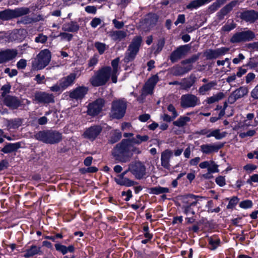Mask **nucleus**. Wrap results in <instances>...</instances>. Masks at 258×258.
<instances>
[{
    "label": "nucleus",
    "mask_w": 258,
    "mask_h": 258,
    "mask_svg": "<svg viewBox=\"0 0 258 258\" xmlns=\"http://www.w3.org/2000/svg\"><path fill=\"white\" fill-rule=\"evenodd\" d=\"M130 139H123L112 149L111 154L114 159L119 162L126 163L131 160L132 154L130 151Z\"/></svg>",
    "instance_id": "f257e3e1"
},
{
    "label": "nucleus",
    "mask_w": 258,
    "mask_h": 258,
    "mask_svg": "<svg viewBox=\"0 0 258 258\" xmlns=\"http://www.w3.org/2000/svg\"><path fill=\"white\" fill-rule=\"evenodd\" d=\"M110 77H112L111 68L103 67L95 72L89 82L94 87L101 86L105 85Z\"/></svg>",
    "instance_id": "f03ea898"
},
{
    "label": "nucleus",
    "mask_w": 258,
    "mask_h": 258,
    "mask_svg": "<svg viewBox=\"0 0 258 258\" xmlns=\"http://www.w3.org/2000/svg\"><path fill=\"white\" fill-rule=\"evenodd\" d=\"M37 140L45 144H55L62 139V134L56 130H46L38 132L35 135Z\"/></svg>",
    "instance_id": "7ed1b4c3"
},
{
    "label": "nucleus",
    "mask_w": 258,
    "mask_h": 258,
    "mask_svg": "<svg viewBox=\"0 0 258 258\" xmlns=\"http://www.w3.org/2000/svg\"><path fill=\"white\" fill-rule=\"evenodd\" d=\"M143 42L142 37L140 35L135 36L125 53L123 60L124 62L128 63L133 61L138 53Z\"/></svg>",
    "instance_id": "20e7f679"
},
{
    "label": "nucleus",
    "mask_w": 258,
    "mask_h": 258,
    "mask_svg": "<svg viewBox=\"0 0 258 258\" xmlns=\"http://www.w3.org/2000/svg\"><path fill=\"white\" fill-rule=\"evenodd\" d=\"M51 58V52L49 49H45L40 51L32 61V69L36 71L44 69L49 63Z\"/></svg>",
    "instance_id": "39448f33"
},
{
    "label": "nucleus",
    "mask_w": 258,
    "mask_h": 258,
    "mask_svg": "<svg viewBox=\"0 0 258 258\" xmlns=\"http://www.w3.org/2000/svg\"><path fill=\"white\" fill-rule=\"evenodd\" d=\"M126 107V102L124 99L113 100L111 103V117L117 119L122 118L125 113Z\"/></svg>",
    "instance_id": "423d86ee"
},
{
    "label": "nucleus",
    "mask_w": 258,
    "mask_h": 258,
    "mask_svg": "<svg viewBox=\"0 0 258 258\" xmlns=\"http://www.w3.org/2000/svg\"><path fill=\"white\" fill-rule=\"evenodd\" d=\"M255 35L251 30L237 32L230 38V41L232 43L247 42L252 40Z\"/></svg>",
    "instance_id": "0eeeda50"
},
{
    "label": "nucleus",
    "mask_w": 258,
    "mask_h": 258,
    "mask_svg": "<svg viewBox=\"0 0 258 258\" xmlns=\"http://www.w3.org/2000/svg\"><path fill=\"white\" fill-rule=\"evenodd\" d=\"M180 106L183 108H193L200 104L199 98L191 94L182 95L180 98Z\"/></svg>",
    "instance_id": "6e6552de"
},
{
    "label": "nucleus",
    "mask_w": 258,
    "mask_h": 258,
    "mask_svg": "<svg viewBox=\"0 0 258 258\" xmlns=\"http://www.w3.org/2000/svg\"><path fill=\"white\" fill-rule=\"evenodd\" d=\"M106 103L103 98H98L88 105L87 113L89 115L95 116L99 114L102 110Z\"/></svg>",
    "instance_id": "1a4fd4ad"
},
{
    "label": "nucleus",
    "mask_w": 258,
    "mask_h": 258,
    "mask_svg": "<svg viewBox=\"0 0 258 258\" xmlns=\"http://www.w3.org/2000/svg\"><path fill=\"white\" fill-rule=\"evenodd\" d=\"M128 170L138 179H142L146 174V167L141 162L130 163Z\"/></svg>",
    "instance_id": "9d476101"
},
{
    "label": "nucleus",
    "mask_w": 258,
    "mask_h": 258,
    "mask_svg": "<svg viewBox=\"0 0 258 258\" xmlns=\"http://www.w3.org/2000/svg\"><path fill=\"white\" fill-rule=\"evenodd\" d=\"M190 49V46L188 44L179 46L171 53L170 60L172 63L177 61L185 56Z\"/></svg>",
    "instance_id": "9b49d317"
},
{
    "label": "nucleus",
    "mask_w": 258,
    "mask_h": 258,
    "mask_svg": "<svg viewBox=\"0 0 258 258\" xmlns=\"http://www.w3.org/2000/svg\"><path fill=\"white\" fill-rule=\"evenodd\" d=\"M34 99L38 103L43 104L53 103L55 102L54 95L46 92H36L34 95Z\"/></svg>",
    "instance_id": "f8f14e48"
},
{
    "label": "nucleus",
    "mask_w": 258,
    "mask_h": 258,
    "mask_svg": "<svg viewBox=\"0 0 258 258\" xmlns=\"http://www.w3.org/2000/svg\"><path fill=\"white\" fill-rule=\"evenodd\" d=\"M102 131V127L100 125H94L87 128L84 132L83 136L85 139L94 141Z\"/></svg>",
    "instance_id": "ddd939ff"
},
{
    "label": "nucleus",
    "mask_w": 258,
    "mask_h": 258,
    "mask_svg": "<svg viewBox=\"0 0 258 258\" xmlns=\"http://www.w3.org/2000/svg\"><path fill=\"white\" fill-rule=\"evenodd\" d=\"M229 50V48L225 47H222L216 49H209L204 52V55L208 60L216 59L220 56L224 55Z\"/></svg>",
    "instance_id": "4468645a"
},
{
    "label": "nucleus",
    "mask_w": 258,
    "mask_h": 258,
    "mask_svg": "<svg viewBox=\"0 0 258 258\" xmlns=\"http://www.w3.org/2000/svg\"><path fill=\"white\" fill-rule=\"evenodd\" d=\"M248 90L246 87L241 86L233 91L229 96L227 102L229 104L234 103L237 99H240L248 94Z\"/></svg>",
    "instance_id": "2eb2a0df"
},
{
    "label": "nucleus",
    "mask_w": 258,
    "mask_h": 258,
    "mask_svg": "<svg viewBox=\"0 0 258 258\" xmlns=\"http://www.w3.org/2000/svg\"><path fill=\"white\" fill-rule=\"evenodd\" d=\"M4 104L11 109H17L22 105V101L15 96L9 95L3 99Z\"/></svg>",
    "instance_id": "dca6fc26"
},
{
    "label": "nucleus",
    "mask_w": 258,
    "mask_h": 258,
    "mask_svg": "<svg viewBox=\"0 0 258 258\" xmlns=\"http://www.w3.org/2000/svg\"><path fill=\"white\" fill-rule=\"evenodd\" d=\"M88 88L84 86H79L69 92V97L72 99L82 100L87 94Z\"/></svg>",
    "instance_id": "f3484780"
},
{
    "label": "nucleus",
    "mask_w": 258,
    "mask_h": 258,
    "mask_svg": "<svg viewBox=\"0 0 258 258\" xmlns=\"http://www.w3.org/2000/svg\"><path fill=\"white\" fill-rule=\"evenodd\" d=\"M224 146V143L206 144L200 146L201 151L205 154L209 155L214 152H218Z\"/></svg>",
    "instance_id": "a211bd4d"
},
{
    "label": "nucleus",
    "mask_w": 258,
    "mask_h": 258,
    "mask_svg": "<svg viewBox=\"0 0 258 258\" xmlns=\"http://www.w3.org/2000/svg\"><path fill=\"white\" fill-rule=\"evenodd\" d=\"M18 54L16 49H7L0 51V64L5 63L14 59Z\"/></svg>",
    "instance_id": "6ab92c4d"
},
{
    "label": "nucleus",
    "mask_w": 258,
    "mask_h": 258,
    "mask_svg": "<svg viewBox=\"0 0 258 258\" xmlns=\"http://www.w3.org/2000/svg\"><path fill=\"white\" fill-rule=\"evenodd\" d=\"M238 0H233L222 8L216 15L218 20H222L224 17L230 13L234 7L238 4Z\"/></svg>",
    "instance_id": "aec40b11"
},
{
    "label": "nucleus",
    "mask_w": 258,
    "mask_h": 258,
    "mask_svg": "<svg viewBox=\"0 0 258 258\" xmlns=\"http://www.w3.org/2000/svg\"><path fill=\"white\" fill-rule=\"evenodd\" d=\"M193 69L192 64L176 65L171 68V73L175 76H181L189 72Z\"/></svg>",
    "instance_id": "412c9836"
},
{
    "label": "nucleus",
    "mask_w": 258,
    "mask_h": 258,
    "mask_svg": "<svg viewBox=\"0 0 258 258\" xmlns=\"http://www.w3.org/2000/svg\"><path fill=\"white\" fill-rule=\"evenodd\" d=\"M240 18L246 22L253 23L258 20V12L253 10L245 11L240 14Z\"/></svg>",
    "instance_id": "4be33fe9"
},
{
    "label": "nucleus",
    "mask_w": 258,
    "mask_h": 258,
    "mask_svg": "<svg viewBox=\"0 0 258 258\" xmlns=\"http://www.w3.org/2000/svg\"><path fill=\"white\" fill-rule=\"evenodd\" d=\"M159 80L158 76L156 75L151 77L146 83L143 88L144 94L146 95L152 94L154 87Z\"/></svg>",
    "instance_id": "5701e85b"
},
{
    "label": "nucleus",
    "mask_w": 258,
    "mask_h": 258,
    "mask_svg": "<svg viewBox=\"0 0 258 258\" xmlns=\"http://www.w3.org/2000/svg\"><path fill=\"white\" fill-rule=\"evenodd\" d=\"M173 152L169 149H166L161 153V164L165 169H170V161Z\"/></svg>",
    "instance_id": "b1692460"
},
{
    "label": "nucleus",
    "mask_w": 258,
    "mask_h": 258,
    "mask_svg": "<svg viewBox=\"0 0 258 258\" xmlns=\"http://www.w3.org/2000/svg\"><path fill=\"white\" fill-rule=\"evenodd\" d=\"M76 78L77 74L75 73H72L68 76L62 78L59 82L60 84L61 87L63 89L65 90L75 83Z\"/></svg>",
    "instance_id": "393cba45"
},
{
    "label": "nucleus",
    "mask_w": 258,
    "mask_h": 258,
    "mask_svg": "<svg viewBox=\"0 0 258 258\" xmlns=\"http://www.w3.org/2000/svg\"><path fill=\"white\" fill-rule=\"evenodd\" d=\"M198 198H202V197L192 194L182 196L181 197V201L183 204L182 206H197Z\"/></svg>",
    "instance_id": "a878e982"
},
{
    "label": "nucleus",
    "mask_w": 258,
    "mask_h": 258,
    "mask_svg": "<svg viewBox=\"0 0 258 258\" xmlns=\"http://www.w3.org/2000/svg\"><path fill=\"white\" fill-rule=\"evenodd\" d=\"M108 34L112 40L117 42L124 39L127 36L126 31L122 30L110 31Z\"/></svg>",
    "instance_id": "bb28decb"
},
{
    "label": "nucleus",
    "mask_w": 258,
    "mask_h": 258,
    "mask_svg": "<svg viewBox=\"0 0 258 258\" xmlns=\"http://www.w3.org/2000/svg\"><path fill=\"white\" fill-rule=\"evenodd\" d=\"M114 180L117 184L126 187L132 186L137 183V182L125 177L122 175H118Z\"/></svg>",
    "instance_id": "cd10ccee"
},
{
    "label": "nucleus",
    "mask_w": 258,
    "mask_h": 258,
    "mask_svg": "<svg viewBox=\"0 0 258 258\" xmlns=\"http://www.w3.org/2000/svg\"><path fill=\"white\" fill-rule=\"evenodd\" d=\"M196 78L195 76H190L188 78H185L181 80L180 89L185 91H188L196 82Z\"/></svg>",
    "instance_id": "c85d7f7f"
},
{
    "label": "nucleus",
    "mask_w": 258,
    "mask_h": 258,
    "mask_svg": "<svg viewBox=\"0 0 258 258\" xmlns=\"http://www.w3.org/2000/svg\"><path fill=\"white\" fill-rule=\"evenodd\" d=\"M79 29V25L77 22L73 21L66 23L62 26V30L64 32L77 33Z\"/></svg>",
    "instance_id": "c756f323"
},
{
    "label": "nucleus",
    "mask_w": 258,
    "mask_h": 258,
    "mask_svg": "<svg viewBox=\"0 0 258 258\" xmlns=\"http://www.w3.org/2000/svg\"><path fill=\"white\" fill-rule=\"evenodd\" d=\"M42 251L41 247L36 245H31L30 248L26 250L24 256L25 257L33 256L36 254H41Z\"/></svg>",
    "instance_id": "7c9ffc66"
},
{
    "label": "nucleus",
    "mask_w": 258,
    "mask_h": 258,
    "mask_svg": "<svg viewBox=\"0 0 258 258\" xmlns=\"http://www.w3.org/2000/svg\"><path fill=\"white\" fill-rule=\"evenodd\" d=\"M212 0H194L186 6V9L192 10L211 2Z\"/></svg>",
    "instance_id": "2f4dec72"
},
{
    "label": "nucleus",
    "mask_w": 258,
    "mask_h": 258,
    "mask_svg": "<svg viewBox=\"0 0 258 258\" xmlns=\"http://www.w3.org/2000/svg\"><path fill=\"white\" fill-rule=\"evenodd\" d=\"M119 61V58L118 57L116 58L113 59L111 61V66L113 68L112 70L111 69V73H112V77L111 80L113 83H116L117 81V73L118 71V66Z\"/></svg>",
    "instance_id": "473e14b6"
},
{
    "label": "nucleus",
    "mask_w": 258,
    "mask_h": 258,
    "mask_svg": "<svg viewBox=\"0 0 258 258\" xmlns=\"http://www.w3.org/2000/svg\"><path fill=\"white\" fill-rule=\"evenodd\" d=\"M54 246L56 250L62 254H65L69 252H73L75 250V247L73 245L66 246L59 243H56Z\"/></svg>",
    "instance_id": "72a5a7b5"
},
{
    "label": "nucleus",
    "mask_w": 258,
    "mask_h": 258,
    "mask_svg": "<svg viewBox=\"0 0 258 258\" xmlns=\"http://www.w3.org/2000/svg\"><path fill=\"white\" fill-rule=\"evenodd\" d=\"M20 148V144L16 143H7L5 146L1 150V151L4 153H10L16 151Z\"/></svg>",
    "instance_id": "f704fd0d"
},
{
    "label": "nucleus",
    "mask_w": 258,
    "mask_h": 258,
    "mask_svg": "<svg viewBox=\"0 0 258 258\" xmlns=\"http://www.w3.org/2000/svg\"><path fill=\"white\" fill-rule=\"evenodd\" d=\"M15 18L14 10L7 9L0 12V19L7 21Z\"/></svg>",
    "instance_id": "c9c22d12"
},
{
    "label": "nucleus",
    "mask_w": 258,
    "mask_h": 258,
    "mask_svg": "<svg viewBox=\"0 0 258 258\" xmlns=\"http://www.w3.org/2000/svg\"><path fill=\"white\" fill-rule=\"evenodd\" d=\"M217 85L216 81H211L207 84H204L199 88V92L200 94L204 95L206 92L212 89V88Z\"/></svg>",
    "instance_id": "e433bc0d"
},
{
    "label": "nucleus",
    "mask_w": 258,
    "mask_h": 258,
    "mask_svg": "<svg viewBox=\"0 0 258 258\" xmlns=\"http://www.w3.org/2000/svg\"><path fill=\"white\" fill-rule=\"evenodd\" d=\"M149 193L154 195H159L169 192V189L167 187L158 186L151 187L149 189Z\"/></svg>",
    "instance_id": "4c0bfd02"
},
{
    "label": "nucleus",
    "mask_w": 258,
    "mask_h": 258,
    "mask_svg": "<svg viewBox=\"0 0 258 258\" xmlns=\"http://www.w3.org/2000/svg\"><path fill=\"white\" fill-rule=\"evenodd\" d=\"M225 97L224 93L223 92H218L217 94L213 95L211 97L207 98L206 101L208 104H212L216 102H218L222 100Z\"/></svg>",
    "instance_id": "58836bf2"
},
{
    "label": "nucleus",
    "mask_w": 258,
    "mask_h": 258,
    "mask_svg": "<svg viewBox=\"0 0 258 258\" xmlns=\"http://www.w3.org/2000/svg\"><path fill=\"white\" fill-rule=\"evenodd\" d=\"M22 119L19 118L8 120L7 121L8 126L10 128H17L22 125Z\"/></svg>",
    "instance_id": "ea45409f"
},
{
    "label": "nucleus",
    "mask_w": 258,
    "mask_h": 258,
    "mask_svg": "<svg viewBox=\"0 0 258 258\" xmlns=\"http://www.w3.org/2000/svg\"><path fill=\"white\" fill-rule=\"evenodd\" d=\"M208 239L209 249L214 250L219 245L220 240L219 238L213 236L209 237Z\"/></svg>",
    "instance_id": "a19ab883"
},
{
    "label": "nucleus",
    "mask_w": 258,
    "mask_h": 258,
    "mask_svg": "<svg viewBox=\"0 0 258 258\" xmlns=\"http://www.w3.org/2000/svg\"><path fill=\"white\" fill-rule=\"evenodd\" d=\"M226 0H216L208 8L210 13H213L216 11L222 5L225 3Z\"/></svg>",
    "instance_id": "79ce46f5"
},
{
    "label": "nucleus",
    "mask_w": 258,
    "mask_h": 258,
    "mask_svg": "<svg viewBox=\"0 0 258 258\" xmlns=\"http://www.w3.org/2000/svg\"><path fill=\"white\" fill-rule=\"evenodd\" d=\"M30 9L26 7L18 8L14 10L15 18L27 15L30 13Z\"/></svg>",
    "instance_id": "37998d69"
},
{
    "label": "nucleus",
    "mask_w": 258,
    "mask_h": 258,
    "mask_svg": "<svg viewBox=\"0 0 258 258\" xmlns=\"http://www.w3.org/2000/svg\"><path fill=\"white\" fill-rule=\"evenodd\" d=\"M201 54V53L200 52L198 53L197 54H193L190 57L182 60L181 61V64H192V63H195L199 59Z\"/></svg>",
    "instance_id": "c03bdc74"
},
{
    "label": "nucleus",
    "mask_w": 258,
    "mask_h": 258,
    "mask_svg": "<svg viewBox=\"0 0 258 258\" xmlns=\"http://www.w3.org/2000/svg\"><path fill=\"white\" fill-rule=\"evenodd\" d=\"M226 132L220 133V130L219 129H216L211 132L210 131V133L207 135V137L210 138L211 137H214L217 140H220L224 138L226 136Z\"/></svg>",
    "instance_id": "a18cd8bd"
},
{
    "label": "nucleus",
    "mask_w": 258,
    "mask_h": 258,
    "mask_svg": "<svg viewBox=\"0 0 258 258\" xmlns=\"http://www.w3.org/2000/svg\"><path fill=\"white\" fill-rule=\"evenodd\" d=\"M190 120V117L188 116H180L177 120L173 121V124L178 127H182Z\"/></svg>",
    "instance_id": "49530a36"
},
{
    "label": "nucleus",
    "mask_w": 258,
    "mask_h": 258,
    "mask_svg": "<svg viewBox=\"0 0 258 258\" xmlns=\"http://www.w3.org/2000/svg\"><path fill=\"white\" fill-rule=\"evenodd\" d=\"M149 139V137L147 135L141 136L140 135H137L135 138L130 139V140L131 142H133L134 144L139 145L143 142L147 141Z\"/></svg>",
    "instance_id": "de8ad7c7"
},
{
    "label": "nucleus",
    "mask_w": 258,
    "mask_h": 258,
    "mask_svg": "<svg viewBox=\"0 0 258 258\" xmlns=\"http://www.w3.org/2000/svg\"><path fill=\"white\" fill-rule=\"evenodd\" d=\"M121 133L118 130L113 131L109 140V143L114 144L117 142L121 138Z\"/></svg>",
    "instance_id": "09e8293b"
},
{
    "label": "nucleus",
    "mask_w": 258,
    "mask_h": 258,
    "mask_svg": "<svg viewBox=\"0 0 258 258\" xmlns=\"http://www.w3.org/2000/svg\"><path fill=\"white\" fill-rule=\"evenodd\" d=\"M158 20V16L155 14H150L147 18V23L150 26H153L156 25Z\"/></svg>",
    "instance_id": "8fccbe9b"
},
{
    "label": "nucleus",
    "mask_w": 258,
    "mask_h": 258,
    "mask_svg": "<svg viewBox=\"0 0 258 258\" xmlns=\"http://www.w3.org/2000/svg\"><path fill=\"white\" fill-rule=\"evenodd\" d=\"M11 88V86L9 84L4 85L1 87V90L2 91L1 96L3 99L9 95L8 94L10 92Z\"/></svg>",
    "instance_id": "3c124183"
},
{
    "label": "nucleus",
    "mask_w": 258,
    "mask_h": 258,
    "mask_svg": "<svg viewBox=\"0 0 258 258\" xmlns=\"http://www.w3.org/2000/svg\"><path fill=\"white\" fill-rule=\"evenodd\" d=\"M94 46L100 54H103L107 48L106 45L105 43L100 42H96L94 43Z\"/></svg>",
    "instance_id": "603ef678"
},
{
    "label": "nucleus",
    "mask_w": 258,
    "mask_h": 258,
    "mask_svg": "<svg viewBox=\"0 0 258 258\" xmlns=\"http://www.w3.org/2000/svg\"><path fill=\"white\" fill-rule=\"evenodd\" d=\"M229 20L228 21L227 24L222 27V30L223 31L229 32L231 30L234 29L236 27V24L233 22V20L231 21L230 23H229Z\"/></svg>",
    "instance_id": "864d4df0"
},
{
    "label": "nucleus",
    "mask_w": 258,
    "mask_h": 258,
    "mask_svg": "<svg viewBox=\"0 0 258 258\" xmlns=\"http://www.w3.org/2000/svg\"><path fill=\"white\" fill-rule=\"evenodd\" d=\"M239 137L241 139H244L246 137H253L256 134V130H250L246 132L239 133Z\"/></svg>",
    "instance_id": "5fc2aeb1"
},
{
    "label": "nucleus",
    "mask_w": 258,
    "mask_h": 258,
    "mask_svg": "<svg viewBox=\"0 0 258 258\" xmlns=\"http://www.w3.org/2000/svg\"><path fill=\"white\" fill-rule=\"evenodd\" d=\"M196 206H182L181 209L184 214L187 215L191 213L192 215L196 214L194 211V207Z\"/></svg>",
    "instance_id": "6e6d98bb"
},
{
    "label": "nucleus",
    "mask_w": 258,
    "mask_h": 258,
    "mask_svg": "<svg viewBox=\"0 0 258 258\" xmlns=\"http://www.w3.org/2000/svg\"><path fill=\"white\" fill-rule=\"evenodd\" d=\"M48 37L47 36L43 35L42 33H40L35 38V41L36 43H45L47 40Z\"/></svg>",
    "instance_id": "4d7b16f0"
},
{
    "label": "nucleus",
    "mask_w": 258,
    "mask_h": 258,
    "mask_svg": "<svg viewBox=\"0 0 258 258\" xmlns=\"http://www.w3.org/2000/svg\"><path fill=\"white\" fill-rule=\"evenodd\" d=\"M208 171L212 173L218 172L219 171L218 165L213 161H210Z\"/></svg>",
    "instance_id": "13d9d810"
},
{
    "label": "nucleus",
    "mask_w": 258,
    "mask_h": 258,
    "mask_svg": "<svg viewBox=\"0 0 258 258\" xmlns=\"http://www.w3.org/2000/svg\"><path fill=\"white\" fill-rule=\"evenodd\" d=\"M239 199L237 197H233L230 199L229 202L227 206V209H233L235 206L238 203Z\"/></svg>",
    "instance_id": "bf43d9fd"
},
{
    "label": "nucleus",
    "mask_w": 258,
    "mask_h": 258,
    "mask_svg": "<svg viewBox=\"0 0 258 258\" xmlns=\"http://www.w3.org/2000/svg\"><path fill=\"white\" fill-rule=\"evenodd\" d=\"M252 206V203L251 201L249 200H246L240 202L239 204V206L244 209H247L251 208Z\"/></svg>",
    "instance_id": "052dcab7"
},
{
    "label": "nucleus",
    "mask_w": 258,
    "mask_h": 258,
    "mask_svg": "<svg viewBox=\"0 0 258 258\" xmlns=\"http://www.w3.org/2000/svg\"><path fill=\"white\" fill-rule=\"evenodd\" d=\"M59 36L61 37L62 40L70 41L73 37V35L66 32H61L59 34Z\"/></svg>",
    "instance_id": "680f3d73"
},
{
    "label": "nucleus",
    "mask_w": 258,
    "mask_h": 258,
    "mask_svg": "<svg viewBox=\"0 0 258 258\" xmlns=\"http://www.w3.org/2000/svg\"><path fill=\"white\" fill-rule=\"evenodd\" d=\"M167 109L169 112L172 113V116L173 118H175L178 116V113L176 111L175 108L172 104H169L168 106Z\"/></svg>",
    "instance_id": "e2e57ef3"
},
{
    "label": "nucleus",
    "mask_w": 258,
    "mask_h": 258,
    "mask_svg": "<svg viewBox=\"0 0 258 258\" xmlns=\"http://www.w3.org/2000/svg\"><path fill=\"white\" fill-rule=\"evenodd\" d=\"M245 66L249 67L251 69H254L258 66V61H254V58H250Z\"/></svg>",
    "instance_id": "0e129e2a"
},
{
    "label": "nucleus",
    "mask_w": 258,
    "mask_h": 258,
    "mask_svg": "<svg viewBox=\"0 0 258 258\" xmlns=\"http://www.w3.org/2000/svg\"><path fill=\"white\" fill-rule=\"evenodd\" d=\"M185 18L184 14H180L178 16L177 19L174 22V24L177 26L179 24H183L185 23Z\"/></svg>",
    "instance_id": "69168bd1"
},
{
    "label": "nucleus",
    "mask_w": 258,
    "mask_h": 258,
    "mask_svg": "<svg viewBox=\"0 0 258 258\" xmlns=\"http://www.w3.org/2000/svg\"><path fill=\"white\" fill-rule=\"evenodd\" d=\"M27 65V61L25 59H21L17 63L18 69H24Z\"/></svg>",
    "instance_id": "338daca9"
},
{
    "label": "nucleus",
    "mask_w": 258,
    "mask_h": 258,
    "mask_svg": "<svg viewBox=\"0 0 258 258\" xmlns=\"http://www.w3.org/2000/svg\"><path fill=\"white\" fill-rule=\"evenodd\" d=\"M112 23L114 26L117 29H120L124 26V23L122 21H118L116 19H113L112 20Z\"/></svg>",
    "instance_id": "774afa93"
}]
</instances>
